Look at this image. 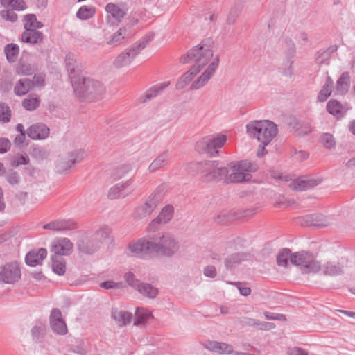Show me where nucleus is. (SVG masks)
I'll return each instance as SVG.
<instances>
[{"label": "nucleus", "instance_id": "obj_1", "mask_svg": "<svg viewBox=\"0 0 355 355\" xmlns=\"http://www.w3.org/2000/svg\"><path fill=\"white\" fill-rule=\"evenodd\" d=\"M214 42L208 38L202 40L191 50V56L196 60L192 67L186 72L176 83L179 89L186 87L193 78L201 73L192 85V89H198L205 85L215 73L219 63L218 55H214Z\"/></svg>", "mask_w": 355, "mask_h": 355}, {"label": "nucleus", "instance_id": "obj_2", "mask_svg": "<svg viewBox=\"0 0 355 355\" xmlns=\"http://www.w3.org/2000/svg\"><path fill=\"white\" fill-rule=\"evenodd\" d=\"M76 96L80 101H95L104 94V87L101 82L81 75L71 77Z\"/></svg>", "mask_w": 355, "mask_h": 355}, {"label": "nucleus", "instance_id": "obj_3", "mask_svg": "<svg viewBox=\"0 0 355 355\" xmlns=\"http://www.w3.org/2000/svg\"><path fill=\"white\" fill-rule=\"evenodd\" d=\"M250 137L267 146L277 135V127L269 120L253 121L246 125Z\"/></svg>", "mask_w": 355, "mask_h": 355}, {"label": "nucleus", "instance_id": "obj_4", "mask_svg": "<svg viewBox=\"0 0 355 355\" xmlns=\"http://www.w3.org/2000/svg\"><path fill=\"white\" fill-rule=\"evenodd\" d=\"M255 170L254 166L250 162L244 161L230 164V175L227 183H237L248 181L250 178L249 172Z\"/></svg>", "mask_w": 355, "mask_h": 355}, {"label": "nucleus", "instance_id": "obj_5", "mask_svg": "<svg viewBox=\"0 0 355 355\" xmlns=\"http://www.w3.org/2000/svg\"><path fill=\"white\" fill-rule=\"evenodd\" d=\"M292 264L299 266L304 273L316 272L320 268L318 261L307 252L294 253Z\"/></svg>", "mask_w": 355, "mask_h": 355}, {"label": "nucleus", "instance_id": "obj_6", "mask_svg": "<svg viewBox=\"0 0 355 355\" xmlns=\"http://www.w3.org/2000/svg\"><path fill=\"white\" fill-rule=\"evenodd\" d=\"M226 141L227 137L224 135H210L200 139L198 142V147L208 154L215 155Z\"/></svg>", "mask_w": 355, "mask_h": 355}, {"label": "nucleus", "instance_id": "obj_7", "mask_svg": "<svg viewBox=\"0 0 355 355\" xmlns=\"http://www.w3.org/2000/svg\"><path fill=\"white\" fill-rule=\"evenodd\" d=\"M149 40H144L140 41L132 48L126 51L121 53L114 60V65L117 67H125L132 62V61L144 50L148 44Z\"/></svg>", "mask_w": 355, "mask_h": 355}, {"label": "nucleus", "instance_id": "obj_8", "mask_svg": "<svg viewBox=\"0 0 355 355\" xmlns=\"http://www.w3.org/2000/svg\"><path fill=\"white\" fill-rule=\"evenodd\" d=\"M278 178L285 182L288 187L292 190L296 191H300L306 189H309L317 186L320 181L319 180H314L308 178H299L293 179L290 175H282Z\"/></svg>", "mask_w": 355, "mask_h": 355}, {"label": "nucleus", "instance_id": "obj_9", "mask_svg": "<svg viewBox=\"0 0 355 355\" xmlns=\"http://www.w3.org/2000/svg\"><path fill=\"white\" fill-rule=\"evenodd\" d=\"M189 171L196 175L206 181L213 180L212 171L215 169V162L207 161L191 164Z\"/></svg>", "mask_w": 355, "mask_h": 355}, {"label": "nucleus", "instance_id": "obj_10", "mask_svg": "<svg viewBox=\"0 0 355 355\" xmlns=\"http://www.w3.org/2000/svg\"><path fill=\"white\" fill-rule=\"evenodd\" d=\"M21 277V271L17 261L4 265L0 269V281L6 284H13Z\"/></svg>", "mask_w": 355, "mask_h": 355}, {"label": "nucleus", "instance_id": "obj_11", "mask_svg": "<svg viewBox=\"0 0 355 355\" xmlns=\"http://www.w3.org/2000/svg\"><path fill=\"white\" fill-rule=\"evenodd\" d=\"M128 250L134 255L144 257L153 252L157 251V245L153 242L139 239L129 244Z\"/></svg>", "mask_w": 355, "mask_h": 355}, {"label": "nucleus", "instance_id": "obj_12", "mask_svg": "<svg viewBox=\"0 0 355 355\" xmlns=\"http://www.w3.org/2000/svg\"><path fill=\"white\" fill-rule=\"evenodd\" d=\"M73 250V244L68 238H59L55 240L51 247V251L55 256H68Z\"/></svg>", "mask_w": 355, "mask_h": 355}, {"label": "nucleus", "instance_id": "obj_13", "mask_svg": "<svg viewBox=\"0 0 355 355\" xmlns=\"http://www.w3.org/2000/svg\"><path fill=\"white\" fill-rule=\"evenodd\" d=\"M157 245V251L160 250L165 255H171L178 250V245L173 236L169 234H165L161 238Z\"/></svg>", "mask_w": 355, "mask_h": 355}, {"label": "nucleus", "instance_id": "obj_14", "mask_svg": "<svg viewBox=\"0 0 355 355\" xmlns=\"http://www.w3.org/2000/svg\"><path fill=\"white\" fill-rule=\"evenodd\" d=\"M50 324L54 332L58 334H65L67 332V327L62 319V313L58 309H53L50 316Z\"/></svg>", "mask_w": 355, "mask_h": 355}, {"label": "nucleus", "instance_id": "obj_15", "mask_svg": "<svg viewBox=\"0 0 355 355\" xmlns=\"http://www.w3.org/2000/svg\"><path fill=\"white\" fill-rule=\"evenodd\" d=\"M159 199L156 195H151L146 200L145 203L136 209V214L138 218H143L150 214L157 207Z\"/></svg>", "mask_w": 355, "mask_h": 355}, {"label": "nucleus", "instance_id": "obj_16", "mask_svg": "<svg viewBox=\"0 0 355 355\" xmlns=\"http://www.w3.org/2000/svg\"><path fill=\"white\" fill-rule=\"evenodd\" d=\"M46 256L47 251L44 248H40L37 250H33L26 254V263L27 265L31 267H35L41 264Z\"/></svg>", "mask_w": 355, "mask_h": 355}, {"label": "nucleus", "instance_id": "obj_17", "mask_svg": "<svg viewBox=\"0 0 355 355\" xmlns=\"http://www.w3.org/2000/svg\"><path fill=\"white\" fill-rule=\"evenodd\" d=\"M49 134V129L43 124L33 125L28 130V135L33 139H44Z\"/></svg>", "mask_w": 355, "mask_h": 355}, {"label": "nucleus", "instance_id": "obj_18", "mask_svg": "<svg viewBox=\"0 0 355 355\" xmlns=\"http://www.w3.org/2000/svg\"><path fill=\"white\" fill-rule=\"evenodd\" d=\"M304 220L306 225L315 227H323L329 224L326 217L320 214L305 216Z\"/></svg>", "mask_w": 355, "mask_h": 355}, {"label": "nucleus", "instance_id": "obj_19", "mask_svg": "<svg viewBox=\"0 0 355 355\" xmlns=\"http://www.w3.org/2000/svg\"><path fill=\"white\" fill-rule=\"evenodd\" d=\"M205 348L211 352L222 354H231L233 352V348L230 345L216 341L207 342L205 344Z\"/></svg>", "mask_w": 355, "mask_h": 355}, {"label": "nucleus", "instance_id": "obj_20", "mask_svg": "<svg viewBox=\"0 0 355 355\" xmlns=\"http://www.w3.org/2000/svg\"><path fill=\"white\" fill-rule=\"evenodd\" d=\"M76 225L73 222L66 220H58L52 221L44 226V229L51 230L54 231H63L72 230Z\"/></svg>", "mask_w": 355, "mask_h": 355}, {"label": "nucleus", "instance_id": "obj_21", "mask_svg": "<svg viewBox=\"0 0 355 355\" xmlns=\"http://www.w3.org/2000/svg\"><path fill=\"white\" fill-rule=\"evenodd\" d=\"M94 241L102 245H109L112 243L113 238L108 227H102L96 231Z\"/></svg>", "mask_w": 355, "mask_h": 355}, {"label": "nucleus", "instance_id": "obj_22", "mask_svg": "<svg viewBox=\"0 0 355 355\" xmlns=\"http://www.w3.org/2000/svg\"><path fill=\"white\" fill-rule=\"evenodd\" d=\"M346 263L347 261L345 260L328 262L325 266L324 272L329 275L341 274L344 270V268L346 266Z\"/></svg>", "mask_w": 355, "mask_h": 355}, {"label": "nucleus", "instance_id": "obj_23", "mask_svg": "<svg viewBox=\"0 0 355 355\" xmlns=\"http://www.w3.org/2000/svg\"><path fill=\"white\" fill-rule=\"evenodd\" d=\"M21 40L24 42L31 44H37L42 41L43 35L39 31L35 30H30L24 31L21 35Z\"/></svg>", "mask_w": 355, "mask_h": 355}, {"label": "nucleus", "instance_id": "obj_24", "mask_svg": "<svg viewBox=\"0 0 355 355\" xmlns=\"http://www.w3.org/2000/svg\"><path fill=\"white\" fill-rule=\"evenodd\" d=\"M130 190L131 188L130 183H121L110 189V196L112 198L125 196L130 191Z\"/></svg>", "mask_w": 355, "mask_h": 355}, {"label": "nucleus", "instance_id": "obj_25", "mask_svg": "<svg viewBox=\"0 0 355 355\" xmlns=\"http://www.w3.org/2000/svg\"><path fill=\"white\" fill-rule=\"evenodd\" d=\"M327 110L329 114L338 118L342 117L345 113L343 105L336 100L329 101L327 105Z\"/></svg>", "mask_w": 355, "mask_h": 355}, {"label": "nucleus", "instance_id": "obj_26", "mask_svg": "<svg viewBox=\"0 0 355 355\" xmlns=\"http://www.w3.org/2000/svg\"><path fill=\"white\" fill-rule=\"evenodd\" d=\"M153 316L148 310L144 308H138L135 312V324H141L149 322Z\"/></svg>", "mask_w": 355, "mask_h": 355}, {"label": "nucleus", "instance_id": "obj_27", "mask_svg": "<svg viewBox=\"0 0 355 355\" xmlns=\"http://www.w3.org/2000/svg\"><path fill=\"white\" fill-rule=\"evenodd\" d=\"M112 318L120 326L129 324L132 319V315L129 312L123 310H115L112 312Z\"/></svg>", "mask_w": 355, "mask_h": 355}, {"label": "nucleus", "instance_id": "obj_28", "mask_svg": "<svg viewBox=\"0 0 355 355\" xmlns=\"http://www.w3.org/2000/svg\"><path fill=\"white\" fill-rule=\"evenodd\" d=\"M1 5L10 10H23L26 8V4L24 0H1Z\"/></svg>", "mask_w": 355, "mask_h": 355}, {"label": "nucleus", "instance_id": "obj_29", "mask_svg": "<svg viewBox=\"0 0 355 355\" xmlns=\"http://www.w3.org/2000/svg\"><path fill=\"white\" fill-rule=\"evenodd\" d=\"M24 26L26 31L35 30L42 27V24L37 20L36 16L33 14H28L24 16Z\"/></svg>", "mask_w": 355, "mask_h": 355}, {"label": "nucleus", "instance_id": "obj_30", "mask_svg": "<svg viewBox=\"0 0 355 355\" xmlns=\"http://www.w3.org/2000/svg\"><path fill=\"white\" fill-rule=\"evenodd\" d=\"M168 155L166 154H161L152 162L149 165L148 169L151 172H155L165 167L168 164Z\"/></svg>", "mask_w": 355, "mask_h": 355}, {"label": "nucleus", "instance_id": "obj_31", "mask_svg": "<svg viewBox=\"0 0 355 355\" xmlns=\"http://www.w3.org/2000/svg\"><path fill=\"white\" fill-rule=\"evenodd\" d=\"M106 12L118 20L123 18L125 15V10L118 5L110 3L105 7Z\"/></svg>", "mask_w": 355, "mask_h": 355}, {"label": "nucleus", "instance_id": "obj_32", "mask_svg": "<svg viewBox=\"0 0 355 355\" xmlns=\"http://www.w3.org/2000/svg\"><path fill=\"white\" fill-rule=\"evenodd\" d=\"M52 269L58 275H64L66 271L65 261L62 258L53 255L52 257Z\"/></svg>", "mask_w": 355, "mask_h": 355}, {"label": "nucleus", "instance_id": "obj_33", "mask_svg": "<svg viewBox=\"0 0 355 355\" xmlns=\"http://www.w3.org/2000/svg\"><path fill=\"white\" fill-rule=\"evenodd\" d=\"M137 291L144 296L153 298L157 293L158 291L156 288L148 284H139L136 286Z\"/></svg>", "mask_w": 355, "mask_h": 355}, {"label": "nucleus", "instance_id": "obj_34", "mask_svg": "<svg viewBox=\"0 0 355 355\" xmlns=\"http://www.w3.org/2000/svg\"><path fill=\"white\" fill-rule=\"evenodd\" d=\"M32 87L31 83L28 79L19 80L15 87V93L18 96L26 94Z\"/></svg>", "mask_w": 355, "mask_h": 355}, {"label": "nucleus", "instance_id": "obj_35", "mask_svg": "<svg viewBox=\"0 0 355 355\" xmlns=\"http://www.w3.org/2000/svg\"><path fill=\"white\" fill-rule=\"evenodd\" d=\"M293 254L289 250L284 249L279 252L277 257V263L279 266L286 267L288 261L292 263Z\"/></svg>", "mask_w": 355, "mask_h": 355}, {"label": "nucleus", "instance_id": "obj_36", "mask_svg": "<svg viewBox=\"0 0 355 355\" xmlns=\"http://www.w3.org/2000/svg\"><path fill=\"white\" fill-rule=\"evenodd\" d=\"M212 175H215L213 176V180H223L227 183V178L230 175V164L226 168H218L215 162V169L212 171Z\"/></svg>", "mask_w": 355, "mask_h": 355}, {"label": "nucleus", "instance_id": "obj_37", "mask_svg": "<svg viewBox=\"0 0 355 355\" xmlns=\"http://www.w3.org/2000/svg\"><path fill=\"white\" fill-rule=\"evenodd\" d=\"M96 12V10L92 6H83L79 8L76 13L78 18L82 20H86L89 18L92 17Z\"/></svg>", "mask_w": 355, "mask_h": 355}, {"label": "nucleus", "instance_id": "obj_38", "mask_svg": "<svg viewBox=\"0 0 355 355\" xmlns=\"http://www.w3.org/2000/svg\"><path fill=\"white\" fill-rule=\"evenodd\" d=\"M173 207L171 205L164 207L157 217V222L160 223H166L173 217Z\"/></svg>", "mask_w": 355, "mask_h": 355}, {"label": "nucleus", "instance_id": "obj_39", "mask_svg": "<svg viewBox=\"0 0 355 355\" xmlns=\"http://www.w3.org/2000/svg\"><path fill=\"white\" fill-rule=\"evenodd\" d=\"M332 85L333 81L329 78L327 79L324 85L318 94V99L319 101L323 102L326 101L327 98L331 95Z\"/></svg>", "mask_w": 355, "mask_h": 355}, {"label": "nucleus", "instance_id": "obj_40", "mask_svg": "<svg viewBox=\"0 0 355 355\" xmlns=\"http://www.w3.org/2000/svg\"><path fill=\"white\" fill-rule=\"evenodd\" d=\"M126 35L127 29L125 28H121L117 32L112 35L107 43L110 45H116L125 38Z\"/></svg>", "mask_w": 355, "mask_h": 355}, {"label": "nucleus", "instance_id": "obj_41", "mask_svg": "<svg viewBox=\"0 0 355 355\" xmlns=\"http://www.w3.org/2000/svg\"><path fill=\"white\" fill-rule=\"evenodd\" d=\"M40 103V100L37 96H31L23 101L22 105L26 110H33L39 106Z\"/></svg>", "mask_w": 355, "mask_h": 355}, {"label": "nucleus", "instance_id": "obj_42", "mask_svg": "<svg viewBox=\"0 0 355 355\" xmlns=\"http://www.w3.org/2000/svg\"><path fill=\"white\" fill-rule=\"evenodd\" d=\"M5 53L9 61H14L19 53V47L14 44H8L5 48Z\"/></svg>", "mask_w": 355, "mask_h": 355}, {"label": "nucleus", "instance_id": "obj_43", "mask_svg": "<svg viewBox=\"0 0 355 355\" xmlns=\"http://www.w3.org/2000/svg\"><path fill=\"white\" fill-rule=\"evenodd\" d=\"M11 117V111L8 105L0 103V122H8Z\"/></svg>", "mask_w": 355, "mask_h": 355}, {"label": "nucleus", "instance_id": "obj_44", "mask_svg": "<svg viewBox=\"0 0 355 355\" xmlns=\"http://www.w3.org/2000/svg\"><path fill=\"white\" fill-rule=\"evenodd\" d=\"M79 250L83 254H91L95 252L97 250V247L95 246L93 242H83L79 245Z\"/></svg>", "mask_w": 355, "mask_h": 355}, {"label": "nucleus", "instance_id": "obj_45", "mask_svg": "<svg viewBox=\"0 0 355 355\" xmlns=\"http://www.w3.org/2000/svg\"><path fill=\"white\" fill-rule=\"evenodd\" d=\"M349 86V78L346 76H343L337 82V91L339 94L345 93Z\"/></svg>", "mask_w": 355, "mask_h": 355}, {"label": "nucleus", "instance_id": "obj_46", "mask_svg": "<svg viewBox=\"0 0 355 355\" xmlns=\"http://www.w3.org/2000/svg\"><path fill=\"white\" fill-rule=\"evenodd\" d=\"M28 161L29 159L26 154L17 155L12 158L11 165L12 166H18L21 164H28Z\"/></svg>", "mask_w": 355, "mask_h": 355}, {"label": "nucleus", "instance_id": "obj_47", "mask_svg": "<svg viewBox=\"0 0 355 355\" xmlns=\"http://www.w3.org/2000/svg\"><path fill=\"white\" fill-rule=\"evenodd\" d=\"M66 65L67 70L70 71V78L72 74L75 72V68L77 67V61L73 55H69L66 57Z\"/></svg>", "mask_w": 355, "mask_h": 355}, {"label": "nucleus", "instance_id": "obj_48", "mask_svg": "<svg viewBox=\"0 0 355 355\" xmlns=\"http://www.w3.org/2000/svg\"><path fill=\"white\" fill-rule=\"evenodd\" d=\"M321 142L326 148H331L335 145V141L333 136L327 133L324 134L321 137Z\"/></svg>", "mask_w": 355, "mask_h": 355}, {"label": "nucleus", "instance_id": "obj_49", "mask_svg": "<svg viewBox=\"0 0 355 355\" xmlns=\"http://www.w3.org/2000/svg\"><path fill=\"white\" fill-rule=\"evenodd\" d=\"M1 17L6 20L10 21H15L17 19V15L12 10H8L6 11L1 12Z\"/></svg>", "mask_w": 355, "mask_h": 355}, {"label": "nucleus", "instance_id": "obj_50", "mask_svg": "<svg viewBox=\"0 0 355 355\" xmlns=\"http://www.w3.org/2000/svg\"><path fill=\"white\" fill-rule=\"evenodd\" d=\"M11 144L8 139L0 138V153H5L10 148Z\"/></svg>", "mask_w": 355, "mask_h": 355}, {"label": "nucleus", "instance_id": "obj_51", "mask_svg": "<svg viewBox=\"0 0 355 355\" xmlns=\"http://www.w3.org/2000/svg\"><path fill=\"white\" fill-rule=\"evenodd\" d=\"M44 78L42 76H35L34 77L33 82L31 83L32 87H40L44 85Z\"/></svg>", "mask_w": 355, "mask_h": 355}, {"label": "nucleus", "instance_id": "obj_52", "mask_svg": "<svg viewBox=\"0 0 355 355\" xmlns=\"http://www.w3.org/2000/svg\"><path fill=\"white\" fill-rule=\"evenodd\" d=\"M204 274L208 277H214L216 275V270L214 266H207L204 270Z\"/></svg>", "mask_w": 355, "mask_h": 355}, {"label": "nucleus", "instance_id": "obj_53", "mask_svg": "<svg viewBox=\"0 0 355 355\" xmlns=\"http://www.w3.org/2000/svg\"><path fill=\"white\" fill-rule=\"evenodd\" d=\"M290 355H308V352L300 347H293L290 349Z\"/></svg>", "mask_w": 355, "mask_h": 355}, {"label": "nucleus", "instance_id": "obj_54", "mask_svg": "<svg viewBox=\"0 0 355 355\" xmlns=\"http://www.w3.org/2000/svg\"><path fill=\"white\" fill-rule=\"evenodd\" d=\"M100 286H101V287H102L103 288L109 289V288H116L118 286V284L116 283H114L112 281H107V282L101 283Z\"/></svg>", "mask_w": 355, "mask_h": 355}, {"label": "nucleus", "instance_id": "obj_55", "mask_svg": "<svg viewBox=\"0 0 355 355\" xmlns=\"http://www.w3.org/2000/svg\"><path fill=\"white\" fill-rule=\"evenodd\" d=\"M30 71L31 68L29 67V66L26 64H21L17 69L18 73L23 75L30 73Z\"/></svg>", "mask_w": 355, "mask_h": 355}, {"label": "nucleus", "instance_id": "obj_56", "mask_svg": "<svg viewBox=\"0 0 355 355\" xmlns=\"http://www.w3.org/2000/svg\"><path fill=\"white\" fill-rule=\"evenodd\" d=\"M25 141V134L22 133L17 137L15 139V144L17 146L21 147Z\"/></svg>", "mask_w": 355, "mask_h": 355}, {"label": "nucleus", "instance_id": "obj_57", "mask_svg": "<svg viewBox=\"0 0 355 355\" xmlns=\"http://www.w3.org/2000/svg\"><path fill=\"white\" fill-rule=\"evenodd\" d=\"M264 316L266 319H268V320H276V319H280V318L282 317V315H275L273 313H271L270 312H265L264 313Z\"/></svg>", "mask_w": 355, "mask_h": 355}, {"label": "nucleus", "instance_id": "obj_58", "mask_svg": "<svg viewBox=\"0 0 355 355\" xmlns=\"http://www.w3.org/2000/svg\"><path fill=\"white\" fill-rule=\"evenodd\" d=\"M239 291L241 295L248 296L250 294L251 290L248 287H239Z\"/></svg>", "mask_w": 355, "mask_h": 355}, {"label": "nucleus", "instance_id": "obj_59", "mask_svg": "<svg viewBox=\"0 0 355 355\" xmlns=\"http://www.w3.org/2000/svg\"><path fill=\"white\" fill-rule=\"evenodd\" d=\"M33 279L36 280H41L44 277V275L41 272H35L31 274Z\"/></svg>", "mask_w": 355, "mask_h": 355}, {"label": "nucleus", "instance_id": "obj_60", "mask_svg": "<svg viewBox=\"0 0 355 355\" xmlns=\"http://www.w3.org/2000/svg\"><path fill=\"white\" fill-rule=\"evenodd\" d=\"M4 202H3V193L2 189L0 187V211L4 209Z\"/></svg>", "mask_w": 355, "mask_h": 355}, {"label": "nucleus", "instance_id": "obj_61", "mask_svg": "<svg viewBox=\"0 0 355 355\" xmlns=\"http://www.w3.org/2000/svg\"><path fill=\"white\" fill-rule=\"evenodd\" d=\"M265 146H262L260 149L258 150L257 151V155L259 157H261V156H263L265 155L266 153V151H265Z\"/></svg>", "mask_w": 355, "mask_h": 355}, {"label": "nucleus", "instance_id": "obj_62", "mask_svg": "<svg viewBox=\"0 0 355 355\" xmlns=\"http://www.w3.org/2000/svg\"><path fill=\"white\" fill-rule=\"evenodd\" d=\"M347 166L349 167H354L355 166V157L353 159H351L347 162Z\"/></svg>", "mask_w": 355, "mask_h": 355}, {"label": "nucleus", "instance_id": "obj_63", "mask_svg": "<svg viewBox=\"0 0 355 355\" xmlns=\"http://www.w3.org/2000/svg\"><path fill=\"white\" fill-rule=\"evenodd\" d=\"M66 170H67V168H65L64 164L62 162L60 163L59 165V171L60 173H64V172H65Z\"/></svg>", "mask_w": 355, "mask_h": 355}, {"label": "nucleus", "instance_id": "obj_64", "mask_svg": "<svg viewBox=\"0 0 355 355\" xmlns=\"http://www.w3.org/2000/svg\"><path fill=\"white\" fill-rule=\"evenodd\" d=\"M349 130L354 135H355V121L352 122L350 124Z\"/></svg>", "mask_w": 355, "mask_h": 355}]
</instances>
